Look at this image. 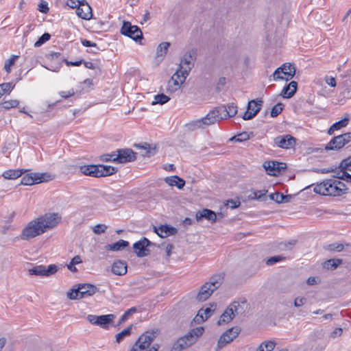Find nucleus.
<instances>
[{"label":"nucleus","instance_id":"nucleus-58","mask_svg":"<svg viewBox=\"0 0 351 351\" xmlns=\"http://www.w3.org/2000/svg\"><path fill=\"white\" fill-rule=\"evenodd\" d=\"M108 228V226L105 224H97L93 228V232L96 234H100L104 233Z\"/></svg>","mask_w":351,"mask_h":351},{"label":"nucleus","instance_id":"nucleus-44","mask_svg":"<svg viewBox=\"0 0 351 351\" xmlns=\"http://www.w3.org/2000/svg\"><path fill=\"white\" fill-rule=\"evenodd\" d=\"M170 100V97L164 93L158 94L154 97V101H152V105L156 104H165Z\"/></svg>","mask_w":351,"mask_h":351},{"label":"nucleus","instance_id":"nucleus-30","mask_svg":"<svg viewBox=\"0 0 351 351\" xmlns=\"http://www.w3.org/2000/svg\"><path fill=\"white\" fill-rule=\"evenodd\" d=\"M128 245H129L128 241L120 239L119 241H118L117 242H116L114 243L106 245L105 247L107 250L117 252V251H120V250L125 249Z\"/></svg>","mask_w":351,"mask_h":351},{"label":"nucleus","instance_id":"nucleus-26","mask_svg":"<svg viewBox=\"0 0 351 351\" xmlns=\"http://www.w3.org/2000/svg\"><path fill=\"white\" fill-rule=\"evenodd\" d=\"M112 272L117 276H123L127 273V263L125 261L118 260L112 265Z\"/></svg>","mask_w":351,"mask_h":351},{"label":"nucleus","instance_id":"nucleus-17","mask_svg":"<svg viewBox=\"0 0 351 351\" xmlns=\"http://www.w3.org/2000/svg\"><path fill=\"white\" fill-rule=\"evenodd\" d=\"M76 14L84 20H89L93 17L92 8L86 0L78 1Z\"/></svg>","mask_w":351,"mask_h":351},{"label":"nucleus","instance_id":"nucleus-38","mask_svg":"<svg viewBox=\"0 0 351 351\" xmlns=\"http://www.w3.org/2000/svg\"><path fill=\"white\" fill-rule=\"evenodd\" d=\"M182 85V82L177 81L173 78L171 77V79L168 81L167 86V93H173L180 88Z\"/></svg>","mask_w":351,"mask_h":351},{"label":"nucleus","instance_id":"nucleus-18","mask_svg":"<svg viewBox=\"0 0 351 351\" xmlns=\"http://www.w3.org/2000/svg\"><path fill=\"white\" fill-rule=\"evenodd\" d=\"M76 291L79 293L80 298H84L93 295L99 291V289L91 284H79Z\"/></svg>","mask_w":351,"mask_h":351},{"label":"nucleus","instance_id":"nucleus-37","mask_svg":"<svg viewBox=\"0 0 351 351\" xmlns=\"http://www.w3.org/2000/svg\"><path fill=\"white\" fill-rule=\"evenodd\" d=\"M291 197V195H284L281 193H274L269 195L270 199L275 201L278 204L288 202H289Z\"/></svg>","mask_w":351,"mask_h":351},{"label":"nucleus","instance_id":"nucleus-47","mask_svg":"<svg viewBox=\"0 0 351 351\" xmlns=\"http://www.w3.org/2000/svg\"><path fill=\"white\" fill-rule=\"evenodd\" d=\"M324 249L329 252H341L344 249V245L341 243H331L324 247Z\"/></svg>","mask_w":351,"mask_h":351},{"label":"nucleus","instance_id":"nucleus-24","mask_svg":"<svg viewBox=\"0 0 351 351\" xmlns=\"http://www.w3.org/2000/svg\"><path fill=\"white\" fill-rule=\"evenodd\" d=\"M280 71L286 76L284 79L288 81L295 75L296 68L294 64L285 63L280 66Z\"/></svg>","mask_w":351,"mask_h":351},{"label":"nucleus","instance_id":"nucleus-52","mask_svg":"<svg viewBox=\"0 0 351 351\" xmlns=\"http://www.w3.org/2000/svg\"><path fill=\"white\" fill-rule=\"evenodd\" d=\"M348 123H349V117H346L343 119H342L341 120L333 123L332 128H335L336 130H338L341 129L342 128L347 126Z\"/></svg>","mask_w":351,"mask_h":351},{"label":"nucleus","instance_id":"nucleus-5","mask_svg":"<svg viewBox=\"0 0 351 351\" xmlns=\"http://www.w3.org/2000/svg\"><path fill=\"white\" fill-rule=\"evenodd\" d=\"M204 332L202 327H197L192 329L187 334L179 338L177 341L182 344L186 348L194 344L199 337H200Z\"/></svg>","mask_w":351,"mask_h":351},{"label":"nucleus","instance_id":"nucleus-11","mask_svg":"<svg viewBox=\"0 0 351 351\" xmlns=\"http://www.w3.org/2000/svg\"><path fill=\"white\" fill-rule=\"evenodd\" d=\"M116 152L117 156L114 158V160L118 163H126L134 161L136 159V153L132 149H119Z\"/></svg>","mask_w":351,"mask_h":351},{"label":"nucleus","instance_id":"nucleus-32","mask_svg":"<svg viewBox=\"0 0 351 351\" xmlns=\"http://www.w3.org/2000/svg\"><path fill=\"white\" fill-rule=\"evenodd\" d=\"M343 260L340 258H330L324 262L323 267L328 270H335L341 264H342Z\"/></svg>","mask_w":351,"mask_h":351},{"label":"nucleus","instance_id":"nucleus-62","mask_svg":"<svg viewBox=\"0 0 351 351\" xmlns=\"http://www.w3.org/2000/svg\"><path fill=\"white\" fill-rule=\"evenodd\" d=\"M307 302V299L304 297H297L295 298L293 305L295 307H300L305 304Z\"/></svg>","mask_w":351,"mask_h":351},{"label":"nucleus","instance_id":"nucleus-36","mask_svg":"<svg viewBox=\"0 0 351 351\" xmlns=\"http://www.w3.org/2000/svg\"><path fill=\"white\" fill-rule=\"evenodd\" d=\"M169 46L170 43L169 42H163L160 43L156 49V58H160V60H163L167 53Z\"/></svg>","mask_w":351,"mask_h":351},{"label":"nucleus","instance_id":"nucleus-8","mask_svg":"<svg viewBox=\"0 0 351 351\" xmlns=\"http://www.w3.org/2000/svg\"><path fill=\"white\" fill-rule=\"evenodd\" d=\"M158 334V330H147L143 333L135 342L138 347L144 350L149 348Z\"/></svg>","mask_w":351,"mask_h":351},{"label":"nucleus","instance_id":"nucleus-21","mask_svg":"<svg viewBox=\"0 0 351 351\" xmlns=\"http://www.w3.org/2000/svg\"><path fill=\"white\" fill-rule=\"evenodd\" d=\"M196 60V52L193 50L186 52L181 60V66L185 65L186 69L189 70V73L194 66V62Z\"/></svg>","mask_w":351,"mask_h":351},{"label":"nucleus","instance_id":"nucleus-16","mask_svg":"<svg viewBox=\"0 0 351 351\" xmlns=\"http://www.w3.org/2000/svg\"><path fill=\"white\" fill-rule=\"evenodd\" d=\"M274 141L278 147L282 149H289L296 144V138L290 134L276 136Z\"/></svg>","mask_w":351,"mask_h":351},{"label":"nucleus","instance_id":"nucleus-56","mask_svg":"<svg viewBox=\"0 0 351 351\" xmlns=\"http://www.w3.org/2000/svg\"><path fill=\"white\" fill-rule=\"evenodd\" d=\"M286 258L285 256L278 255V256H274L270 258H269L266 261V265H273L276 264V263H278L281 261H283Z\"/></svg>","mask_w":351,"mask_h":351},{"label":"nucleus","instance_id":"nucleus-10","mask_svg":"<svg viewBox=\"0 0 351 351\" xmlns=\"http://www.w3.org/2000/svg\"><path fill=\"white\" fill-rule=\"evenodd\" d=\"M330 184L328 185V191L329 195L339 196L347 192L346 185L337 180L329 179Z\"/></svg>","mask_w":351,"mask_h":351},{"label":"nucleus","instance_id":"nucleus-48","mask_svg":"<svg viewBox=\"0 0 351 351\" xmlns=\"http://www.w3.org/2000/svg\"><path fill=\"white\" fill-rule=\"evenodd\" d=\"M250 134L247 132H243L237 135L234 136L230 140L234 141L236 142H243L250 139Z\"/></svg>","mask_w":351,"mask_h":351},{"label":"nucleus","instance_id":"nucleus-19","mask_svg":"<svg viewBox=\"0 0 351 351\" xmlns=\"http://www.w3.org/2000/svg\"><path fill=\"white\" fill-rule=\"evenodd\" d=\"M154 232L161 238L168 236L175 235L178 233V230L170 225H161L158 228L154 227Z\"/></svg>","mask_w":351,"mask_h":351},{"label":"nucleus","instance_id":"nucleus-13","mask_svg":"<svg viewBox=\"0 0 351 351\" xmlns=\"http://www.w3.org/2000/svg\"><path fill=\"white\" fill-rule=\"evenodd\" d=\"M263 167L267 173L273 176H277L282 171L285 170L287 165L285 162L278 161H265Z\"/></svg>","mask_w":351,"mask_h":351},{"label":"nucleus","instance_id":"nucleus-2","mask_svg":"<svg viewBox=\"0 0 351 351\" xmlns=\"http://www.w3.org/2000/svg\"><path fill=\"white\" fill-rule=\"evenodd\" d=\"M120 32L136 42L141 40L143 38L141 29L136 25H132L129 21H123Z\"/></svg>","mask_w":351,"mask_h":351},{"label":"nucleus","instance_id":"nucleus-3","mask_svg":"<svg viewBox=\"0 0 351 351\" xmlns=\"http://www.w3.org/2000/svg\"><path fill=\"white\" fill-rule=\"evenodd\" d=\"M350 142H351V132H346L333 137L326 145L325 149L339 151Z\"/></svg>","mask_w":351,"mask_h":351},{"label":"nucleus","instance_id":"nucleus-55","mask_svg":"<svg viewBox=\"0 0 351 351\" xmlns=\"http://www.w3.org/2000/svg\"><path fill=\"white\" fill-rule=\"evenodd\" d=\"M51 38V35L49 33H44L34 43V47H38L43 45L45 43L48 41Z\"/></svg>","mask_w":351,"mask_h":351},{"label":"nucleus","instance_id":"nucleus-12","mask_svg":"<svg viewBox=\"0 0 351 351\" xmlns=\"http://www.w3.org/2000/svg\"><path fill=\"white\" fill-rule=\"evenodd\" d=\"M217 217L222 219L223 217V215L222 213H218L217 214L215 212L208 208H204L201 210H198L195 214V219L197 221H199L203 219H206L211 223L217 221Z\"/></svg>","mask_w":351,"mask_h":351},{"label":"nucleus","instance_id":"nucleus-64","mask_svg":"<svg viewBox=\"0 0 351 351\" xmlns=\"http://www.w3.org/2000/svg\"><path fill=\"white\" fill-rule=\"evenodd\" d=\"M263 344L265 348V351H272L276 346V343L273 341H266L263 342Z\"/></svg>","mask_w":351,"mask_h":351},{"label":"nucleus","instance_id":"nucleus-57","mask_svg":"<svg viewBox=\"0 0 351 351\" xmlns=\"http://www.w3.org/2000/svg\"><path fill=\"white\" fill-rule=\"evenodd\" d=\"M136 311V308L135 307H132L128 309L127 311H125V313L121 317L119 321V324L123 323L130 315L135 313Z\"/></svg>","mask_w":351,"mask_h":351},{"label":"nucleus","instance_id":"nucleus-29","mask_svg":"<svg viewBox=\"0 0 351 351\" xmlns=\"http://www.w3.org/2000/svg\"><path fill=\"white\" fill-rule=\"evenodd\" d=\"M165 182L170 186H176L179 189H183L185 185V181L178 176L167 177Z\"/></svg>","mask_w":351,"mask_h":351},{"label":"nucleus","instance_id":"nucleus-43","mask_svg":"<svg viewBox=\"0 0 351 351\" xmlns=\"http://www.w3.org/2000/svg\"><path fill=\"white\" fill-rule=\"evenodd\" d=\"M291 287L292 283L286 281H282L278 284L277 290L280 293H288L291 291Z\"/></svg>","mask_w":351,"mask_h":351},{"label":"nucleus","instance_id":"nucleus-27","mask_svg":"<svg viewBox=\"0 0 351 351\" xmlns=\"http://www.w3.org/2000/svg\"><path fill=\"white\" fill-rule=\"evenodd\" d=\"M114 317L115 316L113 314L97 316V326H99L103 328H108L112 324Z\"/></svg>","mask_w":351,"mask_h":351},{"label":"nucleus","instance_id":"nucleus-63","mask_svg":"<svg viewBox=\"0 0 351 351\" xmlns=\"http://www.w3.org/2000/svg\"><path fill=\"white\" fill-rule=\"evenodd\" d=\"M66 295L67 298H69L70 300L81 299L80 298L79 293L77 292V291H76V289H71L69 291L67 292Z\"/></svg>","mask_w":351,"mask_h":351},{"label":"nucleus","instance_id":"nucleus-15","mask_svg":"<svg viewBox=\"0 0 351 351\" xmlns=\"http://www.w3.org/2000/svg\"><path fill=\"white\" fill-rule=\"evenodd\" d=\"M152 245L153 243L149 239L143 237L140 241L134 243L133 248L138 257H144L149 254L150 251L147 249V247Z\"/></svg>","mask_w":351,"mask_h":351},{"label":"nucleus","instance_id":"nucleus-28","mask_svg":"<svg viewBox=\"0 0 351 351\" xmlns=\"http://www.w3.org/2000/svg\"><path fill=\"white\" fill-rule=\"evenodd\" d=\"M234 315L233 314L232 308V307H230L229 306L226 308V309L224 311V312L221 315L219 321L217 322L218 325H221L225 323H229L230 321H232L234 317Z\"/></svg>","mask_w":351,"mask_h":351},{"label":"nucleus","instance_id":"nucleus-6","mask_svg":"<svg viewBox=\"0 0 351 351\" xmlns=\"http://www.w3.org/2000/svg\"><path fill=\"white\" fill-rule=\"evenodd\" d=\"M224 110H226L224 106L215 107L210 110L204 117L202 118L204 125L208 126L223 119L222 111Z\"/></svg>","mask_w":351,"mask_h":351},{"label":"nucleus","instance_id":"nucleus-41","mask_svg":"<svg viewBox=\"0 0 351 351\" xmlns=\"http://www.w3.org/2000/svg\"><path fill=\"white\" fill-rule=\"evenodd\" d=\"M132 326L133 324H131L116 335L115 338L117 343H120L125 337H129L131 335Z\"/></svg>","mask_w":351,"mask_h":351},{"label":"nucleus","instance_id":"nucleus-39","mask_svg":"<svg viewBox=\"0 0 351 351\" xmlns=\"http://www.w3.org/2000/svg\"><path fill=\"white\" fill-rule=\"evenodd\" d=\"M184 126L186 130L190 132L195 131L200 128H204L203 120H202V119L195 121H191L186 123Z\"/></svg>","mask_w":351,"mask_h":351},{"label":"nucleus","instance_id":"nucleus-34","mask_svg":"<svg viewBox=\"0 0 351 351\" xmlns=\"http://www.w3.org/2000/svg\"><path fill=\"white\" fill-rule=\"evenodd\" d=\"M117 168L109 165H99V178L114 174Z\"/></svg>","mask_w":351,"mask_h":351},{"label":"nucleus","instance_id":"nucleus-7","mask_svg":"<svg viewBox=\"0 0 351 351\" xmlns=\"http://www.w3.org/2000/svg\"><path fill=\"white\" fill-rule=\"evenodd\" d=\"M241 329L238 326L232 327L229 328L224 332L218 340L217 347L219 349H221L226 346L228 343L232 342L240 333Z\"/></svg>","mask_w":351,"mask_h":351},{"label":"nucleus","instance_id":"nucleus-14","mask_svg":"<svg viewBox=\"0 0 351 351\" xmlns=\"http://www.w3.org/2000/svg\"><path fill=\"white\" fill-rule=\"evenodd\" d=\"M58 271V267L56 265H49L47 268L44 265H37L29 269L30 275L50 276L56 274Z\"/></svg>","mask_w":351,"mask_h":351},{"label":"nucleus","instance_id":"nucleus-49","mask_svg":"<svg viewBox=\"0 0 351 351\" xmlns=\"http://www.w3.org/2000/svg\"><path fill=\"white\" fill-rule=\"evenodd\" d=\"M19 104V101L16 99H10L8 101H5L1 104V106L5 109L9 110L12 108H16Z\"/></svg>","mask_w":351,"mask_h":351},{"label":"nucleus","instance_id":"nucleus-25","mask_svg":"<svg viewBox=\"0 0 351 351\" xmlns=\"http://www.w3.org/2000/svg\"><path fill=\"white\" fill-rule=\"evenodd\" d=\"M298 83L295 81H291L283 88L280 93V95L283 98H291L296 93Z\"/></svg>","mask_w":351,"mask_h":351},{"label":"nucleus","instance_id":"nucleus-45","mask_svg":"<svg viewBox=\"0 0 351 351\" xmlns=\"http://www.w3.org/2000/svg\"><path fill=\"white\" fill-rule=\"evenodd\" d=\"M15 84L10 82L3 83L0 84V97L5 94H9L14 88Z\"/></svg>","mask_w":351,"mask_h":351},{"label":"nucleus","instance_id":"nucleus-20","mask_svg":"<svg viewBox=\"0 0 351 351\" xmlns=\"http://www.w3.org/2000/svg\"><path fill=\"white\" fill-rule=\"evenodd\" d=\"M80 171L82 174L86 176L99 178V165L80 166Z\"/></svg>","mask_w":351,"mask_h":351},{"label":"nucleus","instance_id":"nucleus-35","mask_svg":"<svg viewBox=\"0 0 351 351\" xmlns=\"http://www.w3.org/2000/svg\"><path fill=\"white\" fill-rule=\"evenodd\" d=\"M223 106L226 108V110L222 111L223 119L228 117H233L237 114V106L234 103L228 104L227 106Z\"/></svg>","mask_w":351,"mask_h":351},{"label":"nucleus","instance_id":"nucleus-42","mask_svg":"<svg viewBox=\"0 0 351 351\" xmlns=\"http://www.w3.org/2000/svg\"><path fill=\"white\" fill-rule=\"evenodd\" d=\"M23 174L22 170L9 169L3 172V176L5 179H16Z\"/></svg>","mask_w":351,"mask_h":351},{"label":"nucleus","instance_id":"nucleus-4","mask_svg":"<svg viewBox=\"0 0 351 351\" xmlns=\"http://www.w3.org/2000/svg\"><path fill=\"white\" fill-rule=\"evenodd\" d=\"M36 219L39 221L43 230H45V232L47 230L52 229L57 226L61 221V217L58 213H46Z\"/></svg>","mask_w":351,"mask_h":351},{"label":"nucleus","instance_id":"nucleus-54","mask_svg":"<svg viewBox=\"0 0 351 351\" xmlns=\"http://www.w3.org/2000/svg\"><path fill=\"white\" fill-rule=\"evenodd\" d=\"M339 168L341 169L342 170L351 171V156H348L346 159H343L341 162Z\"/></svg>","mask_w":351,"mask_h":351},{"label":"nucleus","instance_id":"nucleus-33","mask_svg":"<svg viewBox=\"0 0 351 351\" xmlns=\"http://www.w3.org/2000/svg\"><path fill=\"white\" fill-rule=\"evenodd\" d=\"M330 182L329 180H326L322 182L319 184H317L315 186L313 189V191L315 193L322 195H329V193L328 191V185H329Z\"/></svg>","mask_w":351,"mask_h":351},{"label":"nucleus","instance_id":"nucleus-59","mask_svg":"<svg viewBox=\"0 0 351 351\" xmlns=\"http://www.w3.org/2000/svg\"><path fill=\"white\" fill-rule=\"evenodd\" d=\"M348 170H343L341 176H334V178L344 180L347 182H351V174L347 172Z\"/></svg>","mask_w":351,"mask_h":351},{"label":"nucleus","instance_id":"nucleus-53","mask_svg":"<svg viewBox=\"0 0 351 351\" xmlns=\"http://www.w3.org/2000/svg\"><path fill=\"white\" fill-rule=\"evenodd\" d=\"M19 58L18 56L13 55L12 57L8 59L4 64V69L8 73H10L11 71L10 67L13 66L15 63L16 60Z\"/></svg>","mask_w":351,"mask_h":351},{"label":"nucleus","instance_id":"nucleus-60","mask_svg":"<svg viewBox=\"0 0 351 351\" xmlns=\"http://www.w3.org/2000/svg\"><path fill=\"white\" fill-rule=\"evenodd\" d=\"M34 182L32 175L27 174L22 178L21 183L23 185H32L34 184Z\"/></svg>","mask_w":351,"mask_h":351},{"label":"nucleus","instance_id":"nucleus-31","mask_svg":"<svg viewBox=\"0 0 351 351\" xmlns=\"http://www.w3.org/2000/svg\"><path fill=\"white\" fill-rule=\"evenodd\" d=\"M189 70L186 69H183V66L181 64H179V67L176 72L172 75V78L176 80L177 81L182 82V84L184 82L186 77L189 75Z\"/></svg>","mask_w":351,"mask_h":351},{"label":"nucleus","instance_id":"nucleus-40","mask_svg":"<svg viewBox=\"0 0 351 351\" xmlns=\"http://www.w3.org/2000/svg\"><path fill=\"white\" fill-rule=\"evenodd\" d=\"M245 304H246V300H243L241 302L234 301L229 305V306L232 307L233 314L235 316L236 315L242 314L243 313V306Z\"/></svg>","mask_w":351,"mask_h":351},{"label":"nucleus","instance_id":"nucleus-1","mask_svg":"<svg viewBox=\"0 0 351 351\" xmlns=\"http://www.w3.org/2000/svg\"><path fill=\"white\" fill-rule=\"evenodd\" d=\"M44 232L45 230H43L39 221L37 219H35L29 222L23 228L20 237L22 240H29L42 234Z\"/></svg>","mask_w":351,"mask_h":351},{"label":"nucleus","instance_id":"nucleus-22","mask_svg":"<svg viewBox=\"0 0 351 351\" xmlns=\"http://www.w3.org/2000/svg\"><path fill=\"white\" fill-rule=\"evenodd\" d=\"M214 290L205 282L199 289L195 298L199 302H204L208 299L214 293Z\"/></svg>","mask_w":351,"mask_h":351},{"label":"nucleus","instance_id":"nucleus-46","mask_svg":"<svg viewBox=\"0 0 351 351\" xmlns=\"http://www.w3.org/2000/svg\"><path fill=\"white\" fill-rule=\"evenodd\" d=\"M32 178H33L34 184H38L42 182L48 181V179L45 178V177L49 178L50 176H47L46 173H32Z\"/></svg>","mask_w":351,"mask_h":351},{"label":"nucleus","instance_id":"nucleus-51","mask_svg":"<svg viewBox=\"0 0 351 351\" xmlns=\"http://www.w3.org/2000/svg\"><path fill=\"white\" fill-rule=\"evenodd\" d=\"M283 110V104L282 103H278L271 110L270 115L271 117H276L279 115Z\"/></svg>","mask_w":351,"mask_h":351},{"label":"nucleus","instance_id":"nucleus-9","mask_svg":"<svg viewBox=\"0 0 351 351\" xmlns=\"http://www.w3.org/2000/svg\"><path fill=\"white\" fill-rule=\"evenodd\" d=\"M263 103V101L261 99L250 101L247 104V110L243 114L242 118L244 120H250L253 119L261 110Z\"/></svg>","mask_w":351,"mask_h":351},{"label":"nucleus","instance_id":"nucleus-23","mask_svg":"<svg viewBox=\"0 0 351 351\" xmlns=\"http://www.w3.org/2000/svg\"><path fill=\"white\" fill-rule=\"evenodd\" d=\"M224 279L223 274H215L213 275L206 283L215 291L220 287Z\"/></svg>","mask_w":351,"mask_h":351},{"label":"nucleus","instance_id":"nucleus-61","mask_svg":"<svg viewBox=\"0 0 351 351\" xmlns=\"http://www.w3.org/2000/svg\"><path fill=\"white\" fill-rule=\"evenodd\" d=\"M117 156V154L115 152H112L111 154H104L101 156V160L104 162H117V160H114V158Z\"/></svg>","mask_w":351,"mask_h":351},{"label":"nucleus","instance_id":"nucleus-50","mask_svg":"<svg viewBox=\"0 0 351 351\" xmlns=\"http://www.w3.org/2000/svg\"><path fill=\"white\" fill-rule=\"evenodd\" d=\"M213 310L210 308H206L205 309H200L197 316H199L202 321L206 320L208 317L212 315Z\"/></svg>","mask_w":351,"mask_h":351}]
</instances>
